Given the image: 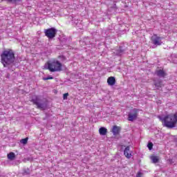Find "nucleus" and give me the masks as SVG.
Returning a JSON list of instances; mask_svg holds the SVG:
<instances>
[{"instance_id":"obj_1","label":"nucleus","mask_w":177,"mask_h":177,"mask_svg":"<svg viewBox=\"0 0 177 177\" xmlns=\"http://www.w3.org/2000/svg\"><path fill=\"white\" fill-rule=\"evenodd\" d=\"M1 63L3 64V67H13V64L15 60H16V57L15 56V51L10 48L4 49L1 55Z\"/></svg>"},{"instance_id":"obj_2","label":"nucleus","mask_w":177,"mask_h":177,"mask_svg":"<svg viewBox=\"0 0 177 177\" xmlns=\"http://www.w3.org/2000/svg\"><path fill=\"white\" fill-rule=\"evenodd\" d=\"M158 118L161 121L162 125L166 127V128L172 129L176 127L177 113L166 115L164 118L159 115L158 116Z\"/></svg>"},{"instance_id":"obj_3","label":"nucleus","mask_w":177,"mask_h":177,"mask_svg":"<svg viewBox=\"0 0 177 177\" xmlns=\"http://www.w3.org/2000/svg\"><path fill=\"white\" fill-rule=\"evenodd\" d=\"M48 70L51 73L56 71L60 72L63 70V64L57 59H54L50 62H48Z\"/></svg>"},{"instance_id":"obj_4","label":"nucleus","mask_w":177,"mask_h":177,"mask_svg":"<svg viewBox=\"0 0 177 177\" xmlns=\"http://www.w3.org/2000/svg\"><path fill=\"white\" fill-rule=\"evenodd\" d=\"M44 34L46 37L48 38V39H53V38L56 37V34H57V30H56L55 28H50L44 30Z\"/></svg>"},{"instance_id":"obj_5","label":"nucleus","mask_w":177,"mask_h":177,"mask_svg":"<svg viewBox=\"0 0 177 177\" xmlns=\"http://www.w3.org/2000/svg\"><path fill=\"white\" fill-rule=\"evenodd\" d=\"M33 104H36L37 109H44V104L39 103V97L38 95H33L31 99Z\"/></svg>"},{"instance_id":"obj_6","label":"nucleus","mask_w":177,"mask_h":177,"mask_svg":"<svg viewBox=\"0 0 177 177\" xmlns=\"http://www.w3.org/2000/svg\"><path fill=\"white\" fill-rule=\"evenodd\" d=\"M151 41L153 45L160 46L162 42H161V37H158V35L154 34L151 37Z\"/></svg>"},{"instance_id":"obj_7","label":"nucleus","mask_w":177,"mask_h":177,"mask_svg":"<svg viewBox=\"0 0 177 177\" xmlns=\"http://www.w3.org/2000/svg\"><path fill=\"white\" fill-rule=\"evenodd\" d=\"M133 111H134V113H129V115H128L129 121H134V120H136L138 118V109H134Z\"/></svg>"},{"instance_id":"obj_8","label":"nucleus","mask_w":177,"mask_h":177,"mask_svg":"<svg viewBox=\"0 0 177 177\" xmlns=\"http://www.w3.org/2000/svg\"><path fill=\"white\" fill-rule=\"evenodd\" d=\"M132 151H131V148L129 147V146H127L124 151V154L126 157V158H131V157H132Z\"/></svg>"},{"instance_id":"obj_9","label":"nucleus","mask_w":177,"mask_h":177,"mask_svg":"<svg viewBox=\"0 0 177 177\" xmlns=\"http://www.w3.org/2000/svg\"><path fill=\"white\" fill-rule=\"evenodd\" d=\"M107 84L110 86H113V85L115 84V77L111 76L107 79Z\"/></svg>"},{"instance_id":"obj_10","label":"nucleus","mask_w":177,"mask_h":177,"mask_svg":"<svg viewBox=\"0 0 177 177\" xmlns=\"http://www.w3.org/2000/svg\"><path fill=\"white\" fill-rule=\"evenodd\" d=\"M120 131H121V128H120V127H118V126H113L112 129V132L113 135H118Z\"/></svg>"},{"instance_id":"obj_11","label":"nucleus","mask_w":177,"mask_h":177,"mask_svg":"<svg viewBox=\"0 0 177 177\" xmlns=\"http://www.w3.org/2000/svg\"><path fill=\"white\" fill-rule=\"evenodd\" d=\"M99 133L102 136H104L107 135V129H106L105 127H100L99 129Z\"/></svg>"},{"instance_id":"obj_12","label":"nucleus","mask_w":177,"mask_h":177,"mask_svg":"<svg viewBox=\"0 0 177 177\" xmlns=\"http://www.w3.org/2000/svg\"><path fill=\"white\" fill-rule=\"evenodd\" d=\"M156 75H158V77H165V75H167V73H165V71H164V70H158L156 71Z\"/></svg>"},{"instance_id":"obj_13","label":"nucleus","mask_w":177,"mask_h":177,"mask_svg":"<svg viewBox=\"0 0 177 177\" xmlns=\"http://www.w3.org/2000/svg\"><path fill=\"white\" fill-rule=\"evenodd\" d=\"M151 160L153 162V164H157V162L160 161V158H158V156H156L154 155L151 156Z\"/></svg>"},{"instance_id":"obj_14","label":"nucleus","mask_w":177,"mask_h":177,"mask_svg":"<svg viewBox=\"0 0 177 177\" xmlns=\"http://www.w3.org/2000/svg\"><path fill=\"white\" fill-rule=\"evenodd\" d=\"M7 157L8 158V160H15V158H16V155L15 154V153L13 152H10L8 155Z\"/></svg>"},{"instance_id":"obj_15","label":"nucleus","mask_w":177,"mask_h":177,"mask_svg":"<svg viewBox=\"0 0 177 177\" xmlns=\"http://www.w3.org/2000/svg\"><path fill=\"white\" fill-rule=\"evenodd\" d=\"M155 86H156V88H161V86H162V82L160 80V81L156 82Z\"/></svg>"},{"instance_id":"obj_16","label":"nucleus","mask_w":177,"mask_h":177,"mask_svg":"<svg viewBox=\"0 0 177 177\" xmlns=\"http://www.w3.org/2000/svg\"><path fill=\"white\" fill-rule=\"evenodd\" d=\"M28 142V138H26L20 140V143H22V145H27Z\"/></svg>"},{"instance_id":"obj_17","label":"nucleus","mask_w":177,"mask_h":177,"mask_svg":"<svg viewBox=\"0 0 177 177\" xmlns=\"http://www.w3.org/2000/svg\"><path fill=\"white\" fill-rule=\"evenodd\" d=\"M147 147L149 150H152L153 149V142H149L147 145Z\"/></svg>"},{"instance_id":"obj_18","label":"nucleus","mask_w":177,"mask_h":177,"mask_svg":"<svg viewBox=\"0 0 177 177\" xmlns=\"http://www.w3.org/2000/svg\"><path fill=\"white\" fill-rule=\"evenodd\" d=\"M44 81H48V80H53V77L52 76H49V77H45L43 79Z\"/></svg>"},{"instance_id":"obj_19","label":"nucleus","mask_w":177,"mask_h":177,"mask_svg":"<svg viewBox=\"0 0 177 177\" xmlns=\"http://www.w3.org/2000/svg\"><path fill=\"white\" fill-rule=\"evenodd\" d=\"M68 96V93H64L63 95L64 100H66Z\"/></svg>"},{"instance_id":"obj_20","label":"nucleus","mask_w":177,"mask_h":177,"mask_svg":"<svg viewBox=\"0 0 177 177\" xmlns=\"http://www.w3.org/2000/svg\"><path fill=\"white\" fill-rule=\"evenodd\" d=\"M143 175V174L140 171H139L137 175H136V177H142Z\"/></svg>"},{"instance_id":"obj_21","label":"nucleus","mask_w":177,"mask_h":177,"mask_svg":"<svg viewBox=\"0 0 177 177\" xmlns=\"http://www.w3.org/2000/svg\"><path fill=\"white\" fill-rule=\"evenodd\" d=\"M8 2H17V1L20 0H6Z\"/></svg>"},{"instance_id":"obj_22","label":"nucleus","mask_w":177,"mask_h":177,"mask_svg":"<svg viewBox=\"0 0 177 177\" xmlns=\"http://www.w3.org/2000/svg\"><path fill=\"white\" fill-rule=\"evenodd\" d=\"M3 1H6V0H0V2H3Z\"/></svg>"}]
</instances>
